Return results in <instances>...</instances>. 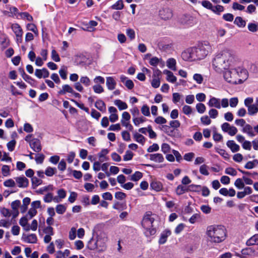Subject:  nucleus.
Masks as SVG:
<instances>
[{"label": "nucleus", "mask_w": 258, "mask_h": 258, "mask_svg": "<svg viewBox=\"0 0 258 258\" xmlns=\"http://www.w3.org/2000/svg\"><path fill=\"white\" fill-rule=\"evenodd\" d=\"M235 61V56L229 49H224L218 52L213 59L212 66L214 70L218 73L229 69Z\"/></svg>", "instance_id": "1"}, {"label": "nucleus", "mask_w": 258, "mask_h": 258, "mask_svg": "<svg viewBox=\"0 0 258 258\" xmlns=\"http://www.w3.org/2000/svg\"><path fill=\"white\" fill-rule=\"evenodd\" d=\"M213 51L208 42H204L197 47L187 49L181 53L182 59L185 61H194L204 59Z\"/></svg>", "instance_id": "2"}, {"label": "nucleus", "mask_w": 258, "mask_h": 258, "mask_svg": "<svg viewBox=\"0 0 258 258\" xmlns=\"http://www.w3.org/2000/svg\"><path fill=\"white\" fill-rule=\"evenodd\" d=\"M223 76L226 81L233 84L242 83L247 78L246 71L240 68L225 70Z\"/></svg>", "instance_id": "3"}, {"label": "nucleus", "mask_w": 258, "mask_h": 258, "mask_svg": "<svg viewBox=\"0 0 258 258\" xmlns=\"http://www.w3.org/2000/svg\"><path fill=\"white\" fill-rule=\"evenodd\" d=\"M206 233L209 241L213 243L222 242L227 236L226 228L221 225H211L208 227Z\"/></svg>", "instance_id": "4"}, {"label": "nucleus", "mask_w": 258, "mask_h": 258, "mask_svg": "<svg viewBox=\"0 0 258 258\" xmlns=\"http://www.w3.org/2000/svg\"><path fill=\"white\" fill-rule=\"evenodd\" d=\"M154 215L150 212L146 213L142 220V226L146 230L145 232L147 236L154 235L156 230L153 228V223L155 220Z\"/></svg>", "instance_id": "5"}, {"label": "nucleus", "mask_w": 258, "mask_h": 258, "mask_svg": "<svg viewBox=\"0 0 258 258\" xmlns=\"http://www.w3.org/2000/svg\"><path fill=\"white\" fill-rule=\"evenodd\" d=\"M106 238L98 237L94 244L92 245V241L91 240L89 242L90 244L89 249L91 250L97 249L99 252L103 251L106 248Z\"/></svg>", "instance_id": "6"}, {"label": "nucleus", "mask_w": 258, "mask_h": 258, "mask_svg": "<svg viewBox=\"0 0 258 258\" xmlns=\"http://www.w3.org/2000/svg\"><path fill=\"white\" fill-rule=\"evenodd\" d=\"M159 14L161 19L163 20H168L172 17V11L168 8H164L161 9L159 12Z\"/></svg>", "instance_id": "7"}, {"label": "nucleus", "mask_w": 258, "mask_h": 258, "mask_svg": "<svg viewBox=\"0 0 258 258\" xmlns=\"http://www.w3.org/2000/svg\"><path fill=\"white\" fill-rule=\"evenodd\" d=\"M30 146L34 152H39L41 150L40 141L37 139H33L30 141Z\"/></svg>", "instance_id": "8"}, {"label": "nucleus", "mask_w": 258, "mask_h": 258, "mask_svg": "<svg viewBox=\"0 0 258 258\" xmlns=\"http://www.w3.org/2000/svg\"><path fill=\"white\" fill-rule=\"evenodd\" d=\"M15 180L19 187L25 188L29 184L28 179L24 176L17 177L15 178Z\"/></svg>", "instance_id": "9"}, {"label": "nucleus", "mask_w": 258, "mask_h": 258, "mask_svg": "<svg viewBox=\"0 0 258 258\" xmlns=\"http://www.w3.org/2000/svg\"><path fill=\"white\" fill-rule=\"evenodd\" d=\"M35 75L39 79L42 77L46 78L48 77L49 73L46 69L43 68L42 69H36L35 70Z\"/></svg>", "instance_id": "10"}, {"label": "nucleus", "mask_w": 258, "mask_h": 258, "mask_svg": "<svg viewBox=\"0 0 258 258\" xmlns=\"http://www.w3.org/2000/svg\"><path fill=\"white\" fill-rule=\"evenodd\" d=\"M208 105L210 107H215L217 109L221 108L220 99L216 97H212L208 102Z\"/></svg>", "instance_id": "11"}, {"label": "nucleus", "mask_w": 258, "mask_h": 258, "mask_svg": "<svg viewBox=\"0 0 258 258\" xmlns=\"http://www.w3.org/2000/svg\"><path fill=\"white\" fill-rule=\"evenodd\" d=\"M150 159L152 161L158 163H162L164 160V158L163 155L159 153L150 154Z\"/></svg>", "instance_id": "12"}, {"label": "nucleus", "mask_w": 258, "mask_h": 258, "mask_svg": "<svg viewBox=\"0 0 258 258\" xmlns=\"http://www.w3.org/2000/svg\"><path fill=\"white\" fill-rule=\"evenodd\" d=\"M171 232L169 230H166L164 231L161 234L160 239L159 240V243L160 244H164L166 241L167 237L170 235Z\"/></svg>", "instance_id": "13"}, {"label": "nucleus", "mask_w": 258, "mask_h": 258, "mask_svg": "<svg viewBox=\"0 0 258 258\" xmlns=\"http://www.w3.org/2000/svg\"><path fill=\"white\" fill-rule=\"evenodd\" d=\"M163 73L167 75L166 80L167 81L172 83H174L176 81V77L174 76L173 73L171 71L165 70L163 71Z\"/></svg>", "instance_id": "14"}, {"label": "nucleus", "mask_w": 258, "mask_h": 258, "mask_svg": "<svg viewBox=\"0 0 258 258\" xmlns=\"http://www.w3.org/2000/svg\"><path fill=\"white\" fill-rule=\"evenodd\" d=\"M133 138L135 141L143 146L146 141V138L141 134L137 132L133 134Z\"/></svg>", "instance_id": "15"}, {"label": "nucleus", "mask_w": 258, "mask_h": 258, "mask_svg": "<svg viewBox=\"0 0 258 258\" xmlns=\"http://www.w3.org/2000/svg\"><path fill=\"white\" fill-rule=\"evenodd\" d=\"M116 83L111 77L106 78V86L109 90H113L115 88Z\"/></svg>", "instance_id": "16"}, {"label": "nucleus", "mask_w": 258, "mask_h": 258, "mask_svg": "<svg viewBox=\"0 0 258 258\" xmlns=\"http://www.w3.org/2000/svg\"><path fill=\"white\" fill-rule=\"evenodd\" d=\"M150 186L152 189L159 191L163 189V185L160 181L154 180L150 183Z\"/></svg>", "instance_id": "17"}, {"label": "nucleus", "mask_w": 258, "mask_h": 258, "mask_svg": "<svg viewBox=\"0 0 258 258\" xmlns=\"http://www.w3.org/2000/svg\"><path fill=\"white\" fill-rule=\"evenodd\" d=\"M67 93H74L73 88L69 85H64L62 86V89L58 92L59 95H64Z\"/></svg>", "instance_id": "18"}, {"label": "nucleus", "mask_w": 258, "mask_h": 258, "mask_svg": "<svg viewBox=\"0 0 258 258\" xmlns=\"http://www.w3.org/2000/svg\"><path fill=\"white\" fill-rule=\"evenodd\" d=\"M242 131L243 133L247 134L250 137H254L255 136L252 127L249 124H246L243 127Z\"/></svg>", "instance_id": "19"}, {"label": "nucleus", "mask_w": 258, "mask_h": 258, "mask_svg": "<svg viewBox=\"0 0 258 258\" xmlns=\"http://www.w3.org/2000/svg\"><path fill=\"white\" fill-rule=\"evenodd\" d=\"M227 146L231 149L232 152H237L240 149L239 145L236 144L234 141L232 140L228 141L227 142Z\"/></svg>", "instance_id": "20"}, {"label": "nucleus", "mask_w": 258, "mask_h": 258, "mask_svg": "<svg viewBox=\"0 0 258 258\" xmlns=\"http://www.w3.org/2000/svg\"><path fill=\"white\" fill-rule=\"evenodd\" d=\"M246 244L247 246H251L254 245H258V234H254L249 238L246 242Z\"/></svg>", "instance_id": "21"}, {"label": "nucleus", "mask_w": 258, "mask_h": 258, "mask_svg": "<svg viewBox=\"0 0 258 258\" xmlns=\"http://www.w3.org/2000/svg\"><path fill=\"white\" fill-rule=\"evenodd\" d=\"M24 241L29 243H36L37 238L35 234H30L24 238Z\"/></svg>", "instance_id": "22"}, {"label": "nucleus", "mask_w": 258, "mask_h": 258, "mask_svg": "<svg viewBox=\"0 0 258 258\" xmlns=\"http://www.w3.org/2000/svg\"><path fill=\"white\" fill-rule=\"evenodd\" d=\"M234 23L239 28H244L246 26V21L239 16L235 18Z\"/></svg>", "instance_id": "23"}, {"label": "nucleus", "mask_w": 258, "mask_h": 258, "mask_svg": "<svg viewBox=\"0 0 258 258\" xmlns=\"http://www.w3.org/2000/svg\"><path fill=\"white\" fill-rule=\"evenodd\" d=\"M11 27L16 36L23 35V30L19 24H13Z\"/></svg>", "instance_id": "24"}, {"label": "nucleus", "mask_w": 258, "mask_h": 258, "mask_svg": "<svg viewBox=\"0 0 258 258\" xmlns=\"http://www.w3.org/2000/svg\"><path fill=\"white\" fill-rule=\"evenodd\" d=\"M109 152L107 149H102L98 154V156L99 158V161L101 162L107 161L108 158L105 156Z\"/></svg>", "instance_id": "25"}, {"label": "nucleus", "mask_w": 258, "mask_h": 258, "mask_svg": "<svg viewBox=\"0 0 258 258\" xmlns=\"http://www.w3.org/2000/svg\"><path fill=\"white\" fill-rule=\"evenodd\" d=\"M19 223L25 231H28L30 230V225L28 224V219L27 218L24 217L21 218Z\"/></svg>", "instance_id": "26"}, {"label": "nucleus", "mask_w": 258, "mask_h": 258, "mask_svg": "<svg viewBox=\"0 0 258 258\" xmlns=\"http://www.w3.org/2000/svg\"><path fill=\"white\" fill-rule=\"evenodd\" d=\"M114 103L116 106L118 107L120 110H124L127 108V105L126 103L119 99L115 100L114 102Z\"/></svg>", "instance_id": "27"}, {"label": "nucleus", "mask_w": 258, "mask_h": 258, "mask_svg": "<svg viewBox=\"0 0 258 258\" xmlns=\"http://www.w3.org/2000/svg\"><path fill=\"white\" fill-rule=\"evenodd\" d=\"M166 63H167V66L169 69H170L173 71L176 70V60L175 59H174L173 58L168 59L167 60Z\"/></svg>", "instance_id": "28"}, {"label": "nucleus", "mask_w": 258, "mask_h": 258, "mask_svg": "<svg viewBox=\"0 0 258 258\" xmlns=\"http://www.w3.org/2000/svg\"><path fill=\"white\" fill-rule=\"evenodd\" d=\"M95 107L100 111H104L106 110V105L104 101L101 100H98L95 104Z\"/></svg>", "instance_id": "29"}, {"label": "nucleus", "mask_w": 258, "mask_h": 258, "mask_svg": "<svg viewBox=\"0 0 258 258\" xmlns=\"http://www.w3.org/2000/svg\"><path fill=\"white\" fill-rule=\"evenodd\" d=\"M248 113L250 115H253L258 112V106L256 104H252L247 107Z\"/></svg>", "instance_id": "30"}, {"label": "nucleus", "mask_w": 258, "mask_h": 258, "mask_svg": "<svg viewBox=\"0 0 258 258\" xmlns=\"http://www.w3.org/2000/svg\"><path fill=\"white\" fill-rule=\"evenodd\" d=\"M53 189V185H49L43 187L42 188H40L37 190L36 191V192L38 194H41L42 195L44 193V192L47 191H52Z\"/></svg>", "instance_id": "31"}, {"label": "nucleus", "mask_w": 258, "mask_h": 258, "mask_svg": "<svg viewBox=\"0 0 258 258\" xmlns=\"http://www.w3.org/2000/svg\"><path fill=\"white\" fill-rule=\"evenodd\" d=\"M124 5L122 0H118L114 5L111 6V8L113 10H121L123 8Z\"/></svg>", "instance_id": "32"}, {"label": "nucleus", "mask_w": 258, "mask_h": 258, "mask_svg": "<svg viewBox=\"0 0 258 258\" xmlns=\"http://www.w3.org/2000/svg\"><path fill=\"white\" fill-rule=\"evenodd\" d=\"M224 10V8L222 6L217 5L216 6H213L212 11L215 14L220 15L221 13L223 12Z\"/></svg>", "instance_id": "33"}, {"label": "nucleus", "mask_w": 258, "mask_h": 258, "mask_svg": "<svg viewBox=\"0 0 258 258\" xmlns=\"http://www.w3.org/2000/svg\"><path fill=\"white\" fill-rule=\"evenodd\" d=\"M31 181L33 188H35L36 187L41 184L43 182L41 179H39L36 177H32Z\"/></svg>", "instance_id": "34"}, {"label": "nucleus", "mask_w": 258, "mask_h": 258, "mask_svg": "<svg viewBox=\"0 0 258 258\" xmlns=\"http://www.w3.org/2000/svg\"><path fill=\"white\" fill-rule=\"evenodd\" d=\"M56 212L58 214H63L66 211V207L62 204H59L56 206Z\"/></svg>", "instance_id": "35"}, {"label": "nucleus", "mask_w": 258, "mask_h": 258, "mask_svg": "<svg viewBox=\"0 0 258 258\" xmlns=\"http://www.w3.org/2000/svg\"><path fill=\"white\" fill-rule=\"evenodd\" d=\"M187 190V188L181 185H179L176 189V193L178 195H181Z\"/></svg>", "instance_id": "36"}, {"label": "nucleus", "mask_w": 258, "mask_h": 258, "mask_svg": "<svg viewBox=\"0 0 258 258\" xmlns=\"http://www.w3.org/2000/svg\"><path fill=\"white\" fill-rule=\"evenodd\" d=\"M56 168L48 167L45 171V174L47 176H52L56 173Z\"/></svg>", "instance_id": "37"}, {"label": "nucleus", "mask_w": 258, "mask_h": 258, "mask_svg": "<svg viewBox=\"0 0 258 258\" xmlns=\"http://www.w3.org/2000/svg\"><path fill=\"white\" fill-rule=\"evenodd\" d=\"M146 121V118L143 116L136 117L133 118V122L136 126H138L140 123H142Z\"/></svg>", "instance_id": "38"}, {"label": "nucleus", "mask_w": 258, "mask_h": 258, "mask_svg": "<svg viewBox=\"0 0 258 258\" xmlns=\"http://www.w3.org/2000/svg\"><path fill=\"white\" fill-rule=\"evenodd\" d=\"M59 74L61 78L66 80L67 78V68L66 67H62L59 71Z\"/></svg>", "instance_id": "39"}, {"label": "nucleus", "mask_w": 258, "mask_h": 258, "mask_svg": "<svg viewBox=\"0 0 258 258\" xmlns=\"http://www.w3.org/2000/svg\"><path fill=\"white\" fill-rule=\"evenodd\" d=\"M201 4L202 6L207 9L212 10L213 6L212 4L209 1L204 0L202 1Z\"/></svg>", "instance_id": "40"}, {"label": "nucleus", "mask_w": 258, "mask_h": 258, "mask_svg": "<svg viewBox=\"0 0 258 258\" xmlns=\"http://www.w3.org/2000/svg\"><path fill=\"white\" fill-rule=\"evenodd\" d=\"M242 180L243 179L238 178L234 182V185L239 189L244 187V183Z\"/></svg>", "instance_id": "41"}, {"label": "nucleus", "mask_w": 258, "mask_h": 258, "mask_svg": "<svg viewBox=\"0 0 258 258\" xmlns=\"http://www.w3.org/2000/svg\"><path fill=\"white\" fill-rule=\"evenodd\" d=\"M208 167L205 164L201 165L200 167V172L204 175H208L209 172L208 171Z\"/></svg>", "instance_id": "42"}, {"label": "nucleus", "mask_w": 258, "mask_h": 258, "mask_svg": "<svg viewBox=\"0 0 258 258\" xmlns=\"http://www.w3.org/2000/svg\"><path fill=\"white\" fill-rule=\"evenodd\" d=\"M80 83H82L87 87L90 86L91 84V81L90 79L86 76L82 77L80 78Z\"/></svg>", "instance_id": "43"}, {"label": "nucleus", "mask_w": 258, "mask_h": 258, "mask_svg": "<svg viewBox=\"0 0 258 258\" xmlns=\"http://www.w3.org/2000/svg\"><path fill=\"white\" fill-rule=\"evenodd\" d=\"M141 112L145 116H149L150 115L149 107L146 104L142 107Z\"/></svg>", "instance_id": "44"}, {"label": "nucleus", "mask_w": 258, "mask_h": 258, "mask_svg": "<svg viewBox=\"0 0 258 258\" xmlns=\"http://www.w3.org/2000/svg\"><path fill=\"white\" fill-rule=\"evenodd\" d=\"M206 106L203 103H198L196 105V109L198 112L200 113H203L206 110Z\"/></svg>", "instance_id": "45"}, {"label": "nucleus", "mask_w": 258, "mask_h": 258, "mask_svg": "<svg viewBox=\"0 0 258 258\" xmlns=\"http://www.w3.org/2000/svg\"><path fill=\"white\" fill-rule=\"evenodd\" d=\"M2 172L4 176L9 175L10 172V167L8 165H4L2 168Z\"/></svg>", "instance_id": "46"}, {"label": "nucleus", "mask_w": 258, "mask_h": 258, "mask_svg": "<svg viewBox=\"0 0 258 258\" xmlns=\"http://www.w3.org/2000/svg\"><path fill=\"white\" fill-rule=\"evenodd\" d=\"M126 33L131 40H133L135 38V32L133 29L131 28L127 29Z\"/></svg>", "instance_id": "47"}, {"label": "nucleus", "mask_w": 258, "mask_h": 258, "mask_svg": "<svg viewBox=\"0 0 258 258\" xmlns=\"http://www.w3.org/2000/svg\"><path fill=\"white\" fill-rule=\"evenodd\" d=\"M142 177V173L139 171H136L132 175L131 180L133 181H138Z\"/></svg>", "instance_id": "48"}, {"label": "nucleus", "mask_w": 258, "mask_h": 258, "mask_svg": "<svg viewBox=\"0 0 258 258\" xmlns=\"http://www.w3.org/2000/svg\"><path fill=\"white\" fill-rule=\"evenodd\" d=\"M247 28L248 30L252 32H255L258 30L257 26L254 23H249L248 24Z\"/></svg>", "instance_id": "49"}, {"label": "nucleus", "mask_w": 258, "mask_h": 258, "mask_svg": "<svg viewBox=\"0 0 258 258\" xmlns=\"http://www.w3.org/2000/svg\"><path fill=\"white\" fill-rule=\"evenodd\" d=\"M225 172L226 174L232 176H235L237 174L236 170L232 167H228L226 168Z\"/></svg>", "instance_id": "50"}, {"label": "nucleus", "mask_w": 258, "mask_h": 258, "mask_svg": "<svg viewBox=\"0 0 258 258\" xmlns=\"http://www.w3.org/2000/svg\"><path fill=\"white\" fill-rule=\"evenodd\" d=\"M258 160L256 159L252 161H248L246 163V164L245 165L244 167L246 169H250L254 168L255 166V163H257Z\"/></svg>", "instance_id": "51"}, {"label": "nucleus", "mask_w": 258, "mask_h": 258, "mask_svg": "<svg viewBox=\"0 0 258 258\" xmlns=\"http://www.w3.org/2000/svg\"><path fill=\"white\" fill-rule=\"evenodd\" d=\"M93 89L96 93L98 94H100L104 92L103 88L99 84L93 86Z\"/></svg>", "instance_id": "52"}, {"label": "nucleus", "mask_w": 258, "mask_h": 258, "mask_svg": "<svg viewBox=\"0 0 258 258\" xmlns=\"http://www.w3.org/2000/svg\"><path fill=\"white\" fill-rule=\"evenodd\" d=\"M4 185L6 187H12L16 185L15 181L12 179H9L4 182Z\"/></svg>", "instance_id": "53"}, {"label": "nucleus", "mask_w": 258, "mask_h": 258, "mask_svg": "<svg viewBox=\"0 0 258 258\" xmlns=\"http://www.w3.org/2000/svg\"><path fill=\"white\" fill-rule=\"evenodd\" d=\"M16 144V142L14 140H13L8 142L7 145L8 150L11 152L13 151L15 149Z\"/></svg>", "instance_id": "54"}, {"label": "nucleus", "mask_w": 258, "mask_h": 258, "mask_svg": "<svg viewBox=\"0 0 258 258\" xmlns=\"http://www.w3.org/2000/svg\"><path fill=\"white\" fill-rule=\"evenodd\" d=\"M53 200V194L48 192L43 198V200L45 203H50Z\"/></svg>", "instance_id": "55"}, {"label": "nucleus", "mask_w": 258, "mask_h": 258, "mask_svg": "<svg viewBox=\"0 0 258 258\" xmlns=\"http://www.w3.org/2000/svg\"><path fill=\"white\" fill-rule=\"evenodd\" d=\"M27 28L29 30L34 32L36 35H38V31H37L36 26L34 24H28L27 25Z\"/></svg>", "instance_id": "56"}, {"label": "nucleus", "mask_w": 258, "mask_h": 258, "mask_svg": "<svg viewBox=\"0 0 258 258\" xmlns=\"http://www.w3.org/2000/svg\"><path fill=\"white\" fill-rule=\"evenodd\" d=\"M152 86L154 88H157L160 85V79L158 78H153L151 82Z\"/></svg>", "instance_id": "57"}, {"label": "nucleus", "mask_w": 258, "mask_h": 258, "mask_svg": "<svg viewBox=\"0 0 258 258\" xmlns=\"http://www.w3.org/2000/svg\"><path fill=\"white\" fill-rule=\"evenodd\" d=\"M223 19L228 22H232L233 20L234 16L232 14L227 13L224 14L222 17Z\"/></svg>", "instance_id": "58"}, {"label": "nucleus", "mask_w": 258, "mask_h": 258, "mask_svg": "<svg viewBox=\"0 0 258 258\" xmlns=\"http://www.w3.org/2000/svg\"><path fill=\"white\" fill-rule=\"evenodd\" d=\"M159 149V146L157 144H153L150 146L147 149L148 152L151 153L153 152L157 151Z\"/></svg>", "instance_id": "59"}, {"label": "nucleus", "mask_w": 258, "mask_h": 258, "mask_svg": "<svg viewBox=\"0 0 258 258\" xmlns=\"http://www.w3.org/2000/svg\"><path fill=\"white\" fill-rule=\"evenodd\" d=\"M201 122L205 125H209L211 123V120L207 115H205L201 118Z\"/></svg>", "instance_id": "60"}, {"label": "nucleus", "mask_w": 258, "mask_h": 258, "mask_svg": "<svg viewBox=\"0 0 258 258\" xmlns=\"http://www.w3.org/2000/svg\"><path fill=\"white\" fill-rule=\"evenodd\" d=\"M193 78L195 81L197 82V83L200 84L202 83L203 81V78L201 74H196L194 75Z\"/></svg>", "instance_id": "61"}, {"label": "nucleus", "mask_w": 258, "mask_h": 258, "mask_svg": "<svg viewBox=\"0 0 258 258\" xmlns=\"http://www.w3.org/2000/svg\"><path fill=\"white\" fill-rule=\"evenodd\" d=\"M51 58L54 61L56 62H58L60 61V57L58 53L54 49H53L51 51Z\"/></svg>", "instance_id": "62"}, {"label": "nucleus", "mask_w": 258, "mask_h": 258, "mask_svg": "<svg viewBox=\"0 0 258 258\" xmlns=\"http://www.w3.org/2000/svg\"><path fill=\"white\" fill-rule=\"evenodd\" d=\"M133 153L130 151H126L125 155L123 156V160L124 161L130 160L132 159Z\"/></svg>", "instance_id": "63"}, {"label": "nucleus", "mask_w": 258, "mask_h": 258, "mask_svg": "<svg viewBox=\"0 0 258 258\" xmlns=\"http://www.w3.org/2000/svg\"><path fill=\"white\" fill-rule=\"evenodd\" d=\"M209 114L211 118H215L218 115V112L216 109H211L209 111Z\"/></svg>", "instance_id": "64"}]
</instances>
